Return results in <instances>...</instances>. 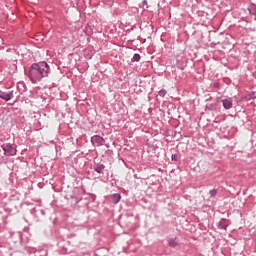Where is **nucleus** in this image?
Returning <instances> with one entry per match:
<instances>
[{"instance_id":"obj_1","label":"nucleus","mask_w":256,"mask_h":256,"mask_svg":"<svg viewBox=\"0 0 256 256\" xmlns=\"http://www.w3.org/2000/svg\"><path fill=\"white\" fill-rule=\"evenodd\" d=\"M49 73H51V68L47 62H39L33 63L28 71V77L31 83H39L41 79L45 77H49Z\"/></svg>"},{"instance_id":"obj_2","label":"nucleus","mask_w":256,"mask_h":256,"mask_svg":"<svg viewBox=\"0 0 256 256\" xmlns=\"http://www.w3.org/2000/svg\"><path fill=\"white\" fill-rule=\"evenodd\" d=\"M2 149L4 151V155L7 157H13L14 155H17V149L11 144H4L2 145Z\"/></svg>"},{"instance_id":"obj_3","label":"nucleus","mask_w":256,"mask_h":256,"mask_svg":"<svg viewBox=\"0 0 256 256\" xmlns=\"http://www.w3.org/2000/svg\"><path fill=\"white\" fill-rule=\"evenodd\" d=\"M91 143L96 147H101L102 145H105V139L99 135H94L91 137Z\"/></svg>"},{"instance_id":"obj_4","label":"nucleus","mask_w":256,"mask_h":256,"mask_svg":"<svg viewBox=\"0 0 256 256\" xmlns=\"http://www.w3.org/2000/svg\"><path fill=\"white\" fill-rule=\"evenodd\" d=\"M13 97H14L13 91L3 92L0 90V99H3L4 101H11Z\"/></svg>"},{"instance_id":"obj_5","label":"nucleus","mask_w":256,"mask_h":256,"mask_svg":"<svg viewBox=\"0 0 256 256\" xmlns=\"http://www.w3.org/2000/svg\"><path fill=\"white\" fill-rule=\"evenodd\" d=\"M222 105H223L224 109H231V107H233V102L225 99V100H222Z\"/></svg>"},{"instance_id":"obj_6","label":"nucleus","mask_w":256,"mask_h":256,"mask_svg":"<svg viewBox=\"0 0 256 256\" xmlns=\"http://www.w3.org/2000/svg\"><path fill=\"white\" fill-rule=\"evenodd\" d=\"M111 199H112L113 203H114L115 205H117V203H119V201H121V194L115 193V194H113V195L111 196Z\"/></svg>"},{"instance_id":"obj_7","label":"nucleus","mask_w":256,"mask_h":256,"mask_svg":"<svg viewBox=\"0 0 256 256\" xmlns=\"http://www.w3.org/2000/svg\"><path fill=\"white\" fill-rule=\"evenodd\" d=\"M227 221V219H221L218 223V227L219 229H224L225 231H227V224H225V222Z\"/></svg>"},{"instance_id":"obj_8","label":"nucleus","mask_w":256,"mask_h":256,"mask_svg":"<svg viewBox=\"0 0 256 256\" xmlns=\"http://www.w3.org/2000/svg\"><path fill=\"white\" fill-rule=\"evenodd\" d=\"M103 169H105V166L103 164H98L94 171H96V173H103Z\"/></svg>"},{"instance_id":"obj_9","label":"nucleus","mask_w":256,"mask_h":256,"mask_svg":"<svg viewBox=\"0 0 256 256\" xmlns=\"http://www.w3.org/2000/svg\"><path fill=\"white\" fill-rule=\"evenodd\" d=\"M168 245H169V247H177V245H179V243L177 242V240L175 238H172L169 240Z\"/></svg>"},{"instance_id":"obj_10","label":"nucleus","mask_w":256,"mask_h":256,"mask_svg":"<svg viewBox=\"0 0 256 256\" xmlns=\"http://www.w3.org/2000/svg\"><path fill=\"white\" fill-rule=\"evenodd\" d=\"M217 193H218L217 189H212V190L209 191L210 197H216Z\"/></svg>"},{"instance_id":"obj_11","label":"nucleus","mask_w":256,"mask_h":256,"mask_svg":"<svg viewBox=\"0 0 256 256\" xmlns=\"http://www.w3.org/2000/svg\"><path fill=\"white\" fill-rule=\"evenodd\" d=\"M158 95H159L160 97H165V95H167V90H165V89L160 90V91L158 92Z\"/></svg>"},{"instance_id":"obj_12","label":"nucleus","mask_w":256,"mask_h":256,"mask_svg":"<svg viewBox=\"0 0 256 256\" xmlns=\"http://www.w3.org/2000/svg\"><path fill=\"white\" fill-rule=\"evenodd\" d=\"M133 60H134V61H140V60H141V55H140V54H137V53L134 54V55H133Z\"/></svg>"},{"instance_id":"obj_13","label":"nucleus","mask_w":256,"mask_h":256,"mask_svg":"<svg viewBox=\"0 0 256 256\" xmlns=\"http://www.w3.org/2000/svg\"><path fill=\"white\" fill-rule=\"evenodd\" d=\"M171 159L172 161H177V154H172Z\"/></svg>"},{"instance_id":"obj_14","label":"nucleus","mask_w":256,"mask_h":256,"mask_svg":"<svg viewBox=\"0 0 256 256\" xmlns=\"http://www.w3.org/2000/svg\"><path fill=\"white\" fill-rule=\"evenodd\" d=\"M41 213H42V215H45V211L42 210Z\"/></svg>"},{"instance_id":"obj_15","label":"nucleus","mask_w":256,"mask_h":256,"mask_svg":"<svg viewBox=\"0 0 256 256\" xmlns=\"http://www.w3.org/2000/svg\"><path fill=\"white\" fill-rule=\"evenodd\" d=\"M107 149H109V144H106Z\"/></svg>"}]
</instances>
